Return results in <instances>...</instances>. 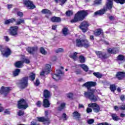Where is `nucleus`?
<instances>
[{
    "mask_svg": "<svg viewBox=\"0 0 125 125\" xmlns=\"http://www.w3.org/2000/svg\"><path fill=\"white\" fill-rule=\"evenodd\" d=\"M95 85H96V82H88L83 84V86H85L88 90V91L84 92V97L89 99L93 102H96V101H97V99H98V96L94 95L95 89L90 88L91 86H95Z\"/></svg>",
    "mask_w": 125,
    "mask_h": 125,
    "instance_id": "nucleus-1",
    "label": "nucleus"
},
{
    "mask_svg": "<svg viewBox=\"0 0 125 125\" xmlns=\"http://www.w3.org/2000/svg\"><path fill=\"white\" fill-rule=\"evenodd\" d=\"M113 0L116 3H120V4H124L125 3V0H107L106 3V7H104L102 10L95 12L94 13L95 15H103L108 9H112L113 8Z\"/></svg>",
    "mask_w": 125,
    "mask_h": 125,
    "instance_id": "nucleus-2",
    "label": "nucleus"
},
{
    "mask_svg": "<svg viewBox=\"0 0 125 125\" xmlns=\"http://www.w3.org/2000/svg\"><path fill=\"white\" fill-rule=\"evenodd\" d=\"M87 11L82 10L77 12L74 17V18L72 20L71 23H76V22H80V21H83L86 16H87Z\"/></svg>",
    "mask_w": 125,
    "mask_h": 125,
    "instance_id": "nucleus-3",
    "label": "nucleus"
},
{
    "mask_svg": "<svg viewBox=\"0 0 125 125\" xmlns=\"http://www.w3.org/2000/svg\"><path fill=\"white\" fill-rule=\"evenodd\" d=\"M76 45L78 47H84L85 48H88L90 47V43L87 39H77Z\"/></svg>",
    "mask_w": 125,
    "mask_h": 125,
    "instance_id": "nucleus-4",
    "label": "nucleus"
},
{
    "mask_svg": "<svg viewBox=\"0 0 125 125\" xmlns=\"http://www.w3.org/2000/svg\"><path fill=\"white\" fill-rule=\"evenodd\" d=\"M0 51L4 57H8L11 54V50L6 46L0 45Z\"/></svg>",
    "mask_w": 125,
    "mask_h": 125,
    "instance_id": "nucleus-5",
    "label": "nucleus"
},
{
    "mask_svg": "<svg viewBox=\"0 0 125 125\" xmlns=\"http://www.w3.org/2000/svg\"><path fill=\"white\" fill-rule=\"evenodd\" d=\"M29 107V105L26 102V101L24 100L23 99H21L19 102L18 104V108L19 109H23L25 110V109H27Z\"/></svg>",
    "mask_w": 125,
    "mask_h": 125,
    "instance_id": "nucleus-6",
    "label": "nucleus"
},
{
    "mask_svg": "<svg viewBox=\"0 0 125 125\" xmlns=\"http://www.w3.org/2000/svg\"><path fill=\"white\" fill-rule=\"evenodd\" d=\"M28 77L22 78L20 81L19 83L20 87L22 89L26 88L28 86Z\"/></svg>",
    "mask_w": 125,
    "mask_h": 125,
    "instance_id": "nucleus-7",
    "label": "nucleus"
},
{
    "mask_svg": "<svg viewBox=\"0 0 125 125\" xmlns=\"http://www.w3.org/2000/svg\"><path fill=\"white\" fill-rule=\"evenodd\" d=\"M18 29H19L18 26H11L10 28L9 31L10 36H12L13 37H18Z\"/></svg>",
    "mask_w": 125,
    "mask_h": 125,
    "instance_id": "nucleus-8",
    "label": "nucleus"
},
{
    "mask_svg": "<svg viewBox=\"0 0 125 125\" xmlns=\"http://www.w3.org/2000/svg\"><path fill=\"white\" fill-rule=\"evenodd\" d=\"M64 75V72L60 70H58L56 71V74H55L52 75V78L55 81H59L61 80V77Z\"/></svg>",
    "mask_w": 125,
    "mask_h": 125,
    "instance_id": "nucleus-9",
    "label": "nucleus"
},
{
    "mask_svg": "<svg viewBox=\"0 0 125 125\" xmlns=\"http://www.w3.org/2000/svg\"><path fill=\"white\" fill-rule=\"evenodd\" d=\"M23 4L29 9H34L36 8V5L34 4L33 1L30 0H23Z\"/></svg>",
    "mask_w": 125,
    "mask_h": 125,
    "instance_id": "nucleus-10",
    "label": "nucleus"
},
{
    "mask_svg": "<svg viewBox=\"0 0 125 125\" xmlns=\"http://www.w3.org/2000/svg\"><path fill=\"white\" fill-rule=\"evenodd\" d=\"M10 90H11L10 87L2 86L0 89V94H3L4 96H7Z\"/></svg>",
    "mask_w": 125,
    "mask_h": 125,
    "instance_id": "nucleus-11",
    "label": "nucleus"
},
{
    "mask_svg": "<svg viewBox=\"0 0 125 125\" xmlns=\"http://www.w3.org/2000/svg\"><path fill=\"white\" fill-rule=\"evenodd\" d=\"M95 53L99 58H101V59H107L108 58L107 53L105 52L97 51L95 52Z\"/></svg>",
    "mask_w": 125,
    "mask_h": 125,
    "instance_id": "nucleus-12",
    "label": "nucleus"
},
{
    "mask_svg": "<svg viewBox=\"0 0 125 125\" xmlns=\"http://www.w3.org/2000/svg\"><path fill=\"white\" fill-rule=\"evenodd\" d=\"M88 26H89V23L87 21H84L81 23L80 28L83 33H85L87 31Z\"/></svg>",
    "mask_w": 125,
    "mask_h": 125,
    "instance_id": "nucleus-13",
    "label": "nucleus"
},
{
    "mask_svg": "<svg viewBox=\"0 0 125 125\" xmlns=\"http://www.w3.org/2000/svg\"><path fill=\"white\" fill-rule=\"evenodd\" d=\"M51 68V66L50 65L47 64H46L45 68L44 71H42V72L40 73V76H44V74L46 75H48L49 73H50V69Z\"/></svg>",
    "mask_w": 125,
    "mask_h": 125,
    "instance_id": "nucleus-14",
    "label": "nucleus"
},
{
    "mask_svg": "<svg viewBox=\"0 0 125 125\" xmlns=\"http://www.w3.org/2000/svg\"><path fill=\"white\" fill-rule=\"evenodd\" d=\"M38 120V122H40L41 123H44V125H48L50 121H49V118H45L43 117H37Z\"/></svg>",
    "mask_w": 125,
    "mask_h": 125,
    "instance_id": "nucleus-15",
    "label": "nucleus"
},
{
    "mask_svg": "<svg viewBox=\"0 0 125 125\" xmlns=\"http://www.w3.org/2000/svg\"><path fill=\"white\" fill-rule=\"evenodd\" d=\"M27 51L30 53V54H34L35 52L38 51V47H29L27 49Z\"/></svg>",
    "mask_w": 125,
    "mask_h": 125,
    "instance_id": "nucleus-16",
    "label": "nucleus"
},
{
    "mask_svg": "<svg viewBox=\"0 0 125 125\" xmlns=\"http://www.w3.org/2000/svg\"><path fill=\"white\" fill-rule=\"evenodd\" d=\"M116 77L119 80H123L125 78V72H118L116 75Z\"/></svg>",
    "mask_w": 125,
    "mask_h": 125,
    "instance_id": "nucleus-17",
    "label": "nucleus"
},
{
    "mask_svg": "<svg viewBox=\"0 0 125 125\" xmlns=\"http://www.w3.org/2000/svg\"><path fill=\"white\" fill-rule=\"evenodd\" d=\"M107 52L111 54H116V53H118V52H119V48H109L107 50Z\"/></svg>",
    "mask_w": 125,
    "mask_h": 125,
    "instance_id": "nucleus-18",
    "label": "nucleus"
},
{
    "mask_svg": "<svg viewBox=\"0 0 125 125\" xmlns=\"http://www.w3.org/2000/svg\"><path fill=\"white\" fill-rule=\"evenodd\" d=\"M72 117L75 120H79V119H81V114L77 111H74L72 114Z\"/></svg>",
    "mask_w": 125,
    "mask_h": 125,
    "instance_id": "nucleus-19",
    "label": "nucleus"
},
{
    "mask_svg": "<svg viewBox=\"0 0 125 125\" xmlns=\"http://www.w3.org/2000/svg\"><path fill=\"white\" fill-rule=\"evenodd\" d=\"M51 21L53 23H59L61 22V19L57 17H53L51 18Z\"/></svg>",
    "mask_w": 125,
    "mask_h": 125,
    "instance_id": "nucleus-20",
    "label": "nucleus"
},
{
    "mask_svg": "<svg viewBox=\"0 0 125 125\" xmlns=\"http://www.w3.org/2000/svg\"><path fill=\"white\" fill-rule=\"evenodd\" d=\"M43 106L44 108H48V107H50V103H49L48 100L47 99L43 100Z\"/></svg>",
    "mask_w": 125,
    "mask_h": 125,
    "instance_id": "nucleus-21",
    "label": "nucleus"
},
{
    "mask_svg": "<svg viewBox=\"0 0 125 125\" xmlns=\"http://www.w3.org/2000/svg\"><path fill=\"white\" fill-rule=\"evenodd\" d=\"M43 96L45 98H49L50 97V92L47 90H44L43 91Z\"/></svg>",
    "mask_w": 125,
    "mask_h": 125,
    "instance_id": "nucleus-22",
    "label": "nucleus"
},
{
    "mask_svg": "<svg viewBox=\"0 0 125 125\" xmlns=\"http://www.w3.org/2000/svg\"><path fill=\"white\" fill-rule=\"evenodd\" d=\"M16 21L15 19H11L5 21L4 24H5V25H8V24H11V23H13V22H15Z\"/></svg>",
    "mask_w": 125,
    "mask_h": 125,
    "instance_id": "nucleus-23",
    "label": "nucleus"
},
{
    "mask_svg": "<svg viewBox=\"0 0 125 125\" xmlns=\"http://www.w3.org/2000/svg\"><path fill=\"white\" fill-rule=\"evenodd\" d=\"M21 71L20 69H16L14 71H13V77H17V76H19Z\"/></svg>",
    "mask_w": 125,
    "mask_h": 125,
    "instance_id": "nucleus-24",
    "label": "nucleus"
},
{
    "mask_svg": "<svg viewBox=\"0 0 125 125\" xmlns=\"http://www.w3.org/2000/svg\"><path fill=\"white\" fill-rule=\"evenodd\" d=\"M16 25H21V24H25L24 19H19L16 21Z\"/></svg>",
    "mask_w": 125,
    "mask_h": 125,
    "instance_id": "nucleus-25",
    "label": "nucleus"
},
{
    "mask_svg": "<svg viewBox=\"0 0 125 125\" xmlns=\"http://www.w3.org/2000/svg\"><path fill=\"white\" fill-rule=\"evenodd\" d=\"M23 61H18L15 63V66L16 68H21L22 67V64H23Z\"/></svg>",
    "mask_w": 125,
    "mask_h": 125,
    "instance_id": "nucleus-26",
    "label": "nucleus"
},
{
    "mask_svg": "<svg viewBox=\"0 0 125 125\" xmlns=\"http://www.w3.org/2000/svg\"><path fill=\"white\" fill-rule=\"evenodd\" d=\"M80 67L82 68L83 70L85 71V72H88V67L86 66L85 64H79Z\"/></svg>",
    "mask_w": 125,
    "mask_h": 125,
    "instance_id": "nucleus-27",
    "label": "nucleus"
},
{
    "mask_svg": "<svg viewBox=\"0 0 125 125\" xmlns=\"http://www.w3.org/2000/svg\"><path fill=\"white\" fill-rule=\"evenodd\" d=\"M29 79H30L31 81H35V79H36V74L33 72L31 73L29 75Z\"/></svg>",
    "mask_w": 125,
    "mask_h": 125,
    "instance_id": "nucleus-28",
    "label": "nucleus"
},
{
    "mask_svg": "<svg viewBox=\"0 0 125 125\" xmlns=\"http://www.w3.org/2000/svg\"><path fill=\"white\" fill-rule=\"evenodd\" d=\"M93 74L95 77L98 78V79H101V78H102V74H100L99 72H94Z\"/></svg>",
    "mask_w": 125,
    "mask_h": 125,
    "instance_id": "nucleus-29",
    "label": "nucleus"
},
{
    "mask_svg": "<svg viewBox=\"0 0 125 125\" xmlns=\"http://www.w3.org/2000/svg\"><path fill=\"white\" fill-rule=\"evenodd\" d=\"M40 52L43 55H46V54H47V52L42 47L40 48Z\"/></svg>",
    "mask_w": 125,
    "mask_h": 125,
    "instance_id": "nucleus-30",
    "label": "nucleus"
},
{
    "mask_svg": "<svg viewBox=\"0 0 125 125\" xmlns=\"http://www.w3.org/2000/svg\"><path fill=\"white\" fill-rule=\"evenodd\" d=\"M102 33V30L98 29L94 32V35L95 36H96V37H97V36H100Z\"/></svg>",
    "mask_w": 125,
    "mask_h": 125,
    "instance_id": "nucleus-31",
    "label": "nucleus"
},
{
    "mask_svg": "<svg viewBox=\"0 0 125 125\" xmlns=\"http://www.w3.org/2000/svg\"><path fill=\"white\" fill-rule=\"evenodd\" d=\"M68 28L64 27L62 30V34L64 36H67L68 35Z\"/></svg>",
    "mask_w": 125,
    "mask_h": 125,
    "instance_id": "nucleus-32",
    "label": "nucleus"
},
{
    "mask_svg": "<svg viewBox=\"0 0 125 125\" xmlns=\"http://www.w3.org/2000/svg\"><path fill=\"white\" fill-rule=\"evenodd\" d=\"M65 106H66V104L63 103L61 104V106L58 108V110L59 111H62L65 108Z\"/></svg>",
    "mask_w": 125,
    "mask_h": 125,
    "instance_id": "nucleus-33",
    "label": "nucleus"
},
{
    "mask_svg": "<svg viewBox=\"0 0 125 125\" xmlns=\"http://www.w3.org/2000/svg\"><path fill=\"white\" fill-rule=\"evenodd\" d=\"M42 13H43V14H51V12L46 9L42 10Z\"/></svg>",
    "mask_w": 125,
    "mask_h": 125,
    "instance_id": "nucleus-34",
    "label": "nucleus"
},
{
    "mask_svg": "<svg viewBox=\"0 0 125 125\" xmlns=\"http://www.w3.org/2000/svg\"><path fill=\"white\" fill-rule=\"evenodd\" d=\"M117 59L118 60H119V61H124L125 62V56L122 55H119L118 57H117Z\"/></svg>",
    "mask_w": 125,
    "mask_h": 125,
    "instance_id": "nucleus-35",
    "label": "nucleus"
},
{
    "mask_svg": "<svg viewBox=\"0 0 125 125\" xmlns=\"http://www.w3.org/2000/svg\"><path fill=\"white\" fill-rule=\"evenodd\" d=\"M77 54H78V53L74 52L73 55L69 56V57H70V58H72L74 60H76L78 58V57H77Z\"/></svg>",
    "mask_w": 125,
    "mask_h": 125,
    "instance_id": "nucleus-36",
    "label": "nucleus"
},
{
    "mask_svg": "<svg viewBox=\"0 0 125 125\" xmlns=\"http://www.w3.org/2000/svg\"><path fill=\"white\" fill-rule=\"evenodd\" d=\"M93 110L95 113H98L100 111V107H99V105H98L94 107Z\"/></svg>",
    "mask_w": 125,
    "mask_h": 125,
    "instance_id": "nucleus-37",
    "label": "nucleus"
},
{
    "mask_svg": "<svg viewBox=\"0 0 125 125\" xmlns=\"http://www.w3.org/2000/svg\"><path fill=\"white\" fill-rule=\"evenodd\" d=\"M101 0H95V1L94 2L93 5L95 6H96V4L97 5H99V4H101Z\"/></svg>",
    "mask_w": 125,
    "mask_h": 125,
    "instance_id": "nucleus-38",
    "label": "nucleus"
},
{
    "mask_svg": "<svg viewBox=\"0 0 125 125\" xmlns=\"http://www.w3.org/2000/svg\"><path fill=\"white\" fill-rule=\"evenodd\" d=\"M98 105L97 104H96V103H91L88 104V107H91V108H95L97 106H98Z\"/></svg>",
    "mask_w": 125,
    "mask_h": 125,
    "instance_id": "nucleus-39",
    "label": "nucleus"
},
{
    "mask_svg": "<svg viewBox=\"0 0 125 125\" xmlns=\"http://www.w3.org/2000/svg\"><path fill=\"white\" fill-rule=\"evenodd\" d=\"M79 60L81 63H84L85 62V59H84L83 56H80L79 57Z\"/></svg>",
    "mask_w": 125,
    "mask_h": 125,
    "instance_id": "nucleus-40",
    "label": "nucleus"
},
{
    "mask_svg": "<svg viewBox=\"0 0 125 125\" xmlns=\"http://www.w3.org/2000/svg\"><path fill=\"white\" fill-rule=\"evenodd\" d=\"M111 116L114 121H119V117L117 116L116 114H112Z\"/></svg>",
    "mask_w": 125,
    "mask_h": 125,
    "instance_id": "nucleus-41",
    "label": "nucleus"
},
{
    "mask_svg": "<svg viewBox=\"0 0 125 125\" xmlns=\"http://www.w3.org/2000/svg\"><path fill=\"white\" fill-rule=\"evenodd\" d=\"M87 123L88 125H92L93 123H94V119H90L87 120Z\"/></svg>",
    "mask_w": 125,
    "mask_h": 125,
    "instance_id": "nucleus-42",
    "label": "nucleus"
},
{
    "mask_svg": "<svg viewBox=\"0 0 125 125\" xmlns=\"http://www.w3.org/2000/svg\"><path fill=\"white\" fill-rule=\"evenodd\" d=\"M110 89L112 91L114 92L115 90H116V89H117V87H116L115 85H111L110 86Z\"/></svg>",
    "mask_w": 125,
    "mask_h": 125,
    "instance_id": "nucleus-43",
    "label": "nucleus"
},
{
    "mask_svg": "<svg viewBox=\"0 0 125 125\" xmlns=\"http://www.w3.org/2000/svg\"><path fill=\"white\" fill-rule=\"evenodd\" d=\"M56 53H59L60 52H64V49L60 48L55 51Z\"/></svg>",
    "mask_w": 125,
    "mask_h": 125,
    "instance_id": "nucleus-44",
    "label": "nucleus"
},
{
    "mask_svg": "<svg viewBox=\"0 0 125 125\" xmlns=\"http://www.w3.org/2000/svg\"><path fill=\"white\" fill-rule=\"evenodd\" d=\"M66 15L67 16H72L73 15V11H68L66 12Z\"/></svg>",
    "mask_w": 125,
    "mask_h": 125,
    "instance_id": "nucleus-45",
    "label": "nucleus"
},
{
    "mask_svg": "<svg viewBox=\"0 0 125 125\" xmlns=\"http://www.w3.org/2000/svg\"><path fill=\"white\" fill-rule=\"evenodd\" d=\"M17 15H18V16H19L20 17H23L24 14H23V13L21 12H18Z\"/></svg>",
    "mask_w": 125,
    "mask_h": 125,
    "instance_id": "nucleus-46",
    "label": "nucleus"
},
{
    "mask_svg": "<svg viewBox=\"0 0 125 125\" xmlns=\"http://www.w3.org/2000/svg\"><path fill=\"white\" fill-rule=\"evenodd\" d=\"M60 2H61V5H63L67 1V0H59Z\"/></svg>",
    "mask_w": 125,
    "mask_h": 125,
    "instance_id": "nucleus-47",
    "label": "nucleus"
},
{
    "mask_svg": "<svg viewBox=\"0 0 125 125\" xmlns=\"http://www.w3.org/2000/svg\"><path fill=\"white\" fill-rule=\"evenodd\" d=\"M24 115V111H23L22 110H19V112H18V115L19 116H23Z\"/></svg>",
    "mask_w": 125,
    "mask_h": 125,
    "instance_id": "nucleus-48",
    "label": "nucleus"
},
{
    "mask_svg": "<svg viewBox=\"0 0 125 125\" xmlns=\"http://www.w3.org/2000/svg\"><path fill=\"white\" fill-rule=\"evenodd\" d=\"M4 114H5V115H10V112L8 109H5L4 111Z\"/></svg>",
    "mask_w": 125,
    "mask_h": 125,
    "instance_id": "nucleus-49",
    "label": "nucleus"
},
{
    "mask_svg": "<svg viewBox=\"0 0 125 125\" xmlns=\"http://www.w3.org/2000/svg\"><path fill=\"white\" fill-rule=\"evenodd\" d=\"M92 112V109L89 107H87L86 109V112L87 114L91 113Z\"/></svg>",
    "mask_w": 125,
    "mask_h": 125,
    "instance_id": "nucleus-50",
    "label": "nucleus"
},
{
    "mask_svg": "<svg viewBox=\"0 0 125 125\" xmlns=\"http://www.w3.org/2000/svg\"><path fill=\"white\" fill-rule=\"evenodd\" d=\"M62 118H63V121H67V115H66V113L62 114Z\"/></svg>",
    "mask_w": 125,
    "mask_h": 125,
    "instance_id": "nucleus-51",
    "label": "nucleus"
},
{
    "mask_svg": "<svg viewBox=\"0 0 125 125\" xmlns=\"http://www.w3.org/2000/svg\"><path fill=\"white\" fill-rule=\"evenodd\" d=\"M120 110L122 111H125V104H122L120 107Z\"/></svg>",
    "mask_w": 125,
    "mask_h": 125,
    "instance_id": "nucleus-52",
    "label": "nucleus"
},
{
    "mask_svg": "<svg viewBox=\"0 0 125 125\" xmlns=\"http://www.w3.org/2000/svg\"><path fill=\"white\" fill-rule=\"evenodd\" d=\"M36 105L37 107H41V106H42V102H41V101H38L36 103Z\"/></svg>",
    "mask_w": 125,
    "mask_h": 125,
    "instance_id": "nucleus-53",
    "label": "nucleus"
},
{
    "mask_svg": "<svg viewBox=\"0 0 125 125\" xmlns=\"http://www.w3.org/2000/svg\"><path fill=\"white\" fill-rule=\"evenodd\" d=\"M120 99L122 101H125V96L124 95H122L120 97Z\"/></svg>",
    "mask_w": 125,
    "mask_h": 125,
    "instance_id": "nucleus-54",
    "label": "nucleus"
},
{
    "mask_svg": "<svg viewBox=\"0 0 125 125\" xmlns=\"http://www.w3.org/2000/svg\"><path fill=\"white\" fill-rule=\"evenodd\" d=\"M67 96L68 98H73V93H68L67 94Z\"/></svg>",
    "mask_w": 125,
    "mask_h": 125,
    "instance_id": "nucleus-55",
    "label": "nucleus"
},
{
    "mask_svg": "<svg viewBox=\"0 0 125 125\" xmlns=\"http://www.w3.org/2000/svg\"><path fill=\"white\" fill-rule=\"evenodd\" d=\"M4 39L5 41V42H9V37H8V36H6L4 37Z\"/></svg>",
    "mask_w": 125,
    "mask_h": 125,
    "instance_id": "nucleus-56",
    "label": "nucleus"
},
{
    "mask_svg": "<svg viewBox=\"0 0 125 125\" xmlns=\"http://www.w3.org/2000/svg\"><path fill=\"white\" fill-rule=\"evenodd\" d=\"M23 62H24V63H26V64H29V63H30V60H29L28 59H25L24 60Z\"/></svg>",
    "mask_w": 125,
    "mask_h": 125,
    "instance_id": "nucleus-57",
    "label": "nucleus"
},
{
    "mask_svg": "<svg viewBox=\"0 0 125 125\" xmlns=\"http://www.w3.org/2000/svg\"><path fill=\"white\" fill-rule=\"evenodd\" d=\"M3 110H4V108H3L2 105L0 104V112H3Z\"/></svg>",
    "mask_w": 125,
    "mask_h": 125,
    "instance_id": "nucleus-58",
    "label": "nucleus"
},
{
    "mask_svg": "<svg viewBox=\"0 0 125 125\" xmlns=\"http://www.w3.org/2000/svg\"><path fill=\"white\" fill-rule=\"evenodd\" d=\"M31 125H41L39 124H37L36 122H35L34 121H32L31 123Z\"/></svg>",
    "mask_w": 125,
    "mask_h": 125,
    "instance_id": "nucleus-59",
    "label": "nucleus"
},
{
    "mask_svg": "<svg viewBox=\"0 0 125 125\" xmlns=\"http://www.w3.org/2000/svg\"><path fill=\"white\" fill-rule=\"evenodd\" d=\"M108 18L111 21L115 20V17H114V16H110Z\"/></svg>",
    "mask_w": 125,
    "mask_h": 125,
    "instance_id": "nucleus-60",
    "label": "nucleus"
},
{
    "mask_svg": "<svg viewBox=\"0 0 125 125\" xmlns=\"http://www.w3.org/2000/svg\"><path fill=\"white\" fill-rule=\"evenodd\" d=\"M78 108H79V109H82V108H84V106H83V104H79Z\"/></svg>",
    "mask_w": 125,
    "mask_h": 125,
    "instance_id": "nucleus-61",
    "label": "nucleus"
},
{
    "mask_svg": "<svg viewBox=\"0 0 125 125\" xmlns=\"http://www.w3.org/2000/svg\"><path fill=\"white\" fill-rule=\"evenodd\" d=\"M35 84V85H37V86H38L40 84V81H39L38 79L36 80V82Z\"/></svg>",
    "mask_w": 125,
    "mask_h": 125,
    "instance_id": "nucleus-62",
    "label": "nucleus"
},
{
    "mask_svg": "<svg viewBox=\"0 0 125 125\" xmlns=\"http://www.w3.org/2000/svg\"><path fill=\"white\" fill-rule=\"evenodd\" d=\"M75 73H76V75H80V74L82 73V72L80 70H77V71H75Z\"/></svg>",
    "mask_w": 125,
    "mask_h": 125,
    "instance_id": "nucleus-63",
    "label": "nucleus"
},
{
    "mask_svg": "<svg viewBox=\"0 0 125 125\" xmlns=\"http://www.w3.org/2000/svg\"><path fill=\"white\" fill-rule=\"evenodd\" d=\"M56 28H57V25H55L52 26V30H56Z\"/></svg>",
    "mask_w": 125,
    "mask_h": 125,
    "instance_id": "nucleus-64",
    "label": "nucleus"
}]
</instances>
